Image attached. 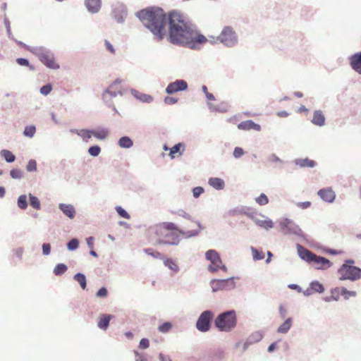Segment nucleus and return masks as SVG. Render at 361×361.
Returning a JSON list of instances; mask_svg holds the SVG:
<instances>
[{
    "label": "nucleus",
    "instance_id": "1",
    "mask_svg": "<svg viewBox=\"0 0 361 361\" xmlns=\"http://www.w3.org/2000/svg\"><path fill=\"white\" fill-rule=\"evenodd\" d=\"M135 16L158 41L166 36L171 44L192 50L201 49L208 41L196 25L176 10L166 13L160 7L150 6L136 12Z\"/></svg>",
    "mask_w": 361,
    "mask_h": 361
},
{
    "label": "nucleus",
    "instance_id": "2",
    "mask_svg": "<svg viewBox=\"0 0 361 361\" xmlns=\"http://www.w3.org/2000/svg\"><path fill=\"white\" fill-rule=\"evenodd\" d=\"M237 314L234 310L219 313L214 319V326L221 332H231L237 326Z\"/></svg>",
    "mask_w": 361,
    "mask_h": 361
},
{
    "label": "nucleus",
    "instance_id": "3",
    "mask_svg": "<svg viewBox=\"0 0 361 361\" xmlns=\"http://www.w3.org/2000/svg\"><path fill=\"white\" fill-rule=\"evenodd\" d=\"M353 259H347L338 268V274L341 275L339 280L356 281L361 279V268L354 266Z\"/></svg>",
    "mask_w": 361,
    "mask_h": 361
},
{
    "label": "nucleus",
    "instance_id": "4",
    "mask_svg": "<svg viewBox=\"0 0 361 361\" xmlns=\"http://www.w3.org/2000/svg\"><path fill=\"white\" fill-rule=\"evenodd\" d=\"M30 52L37 56L47 68L52 70L60 68L59 64L55 62L54 54L51 50L43 47H36L32 48Z\"/></svg>",
    "mask_w": 361,
    "mask_h": 361
},
{
    "label": "nucleus",
    "instance_id": "5",
    "mask_svg": "<svg viewBox=\"0 0 361 361\" xmlns=\"http://www.w3.org/2000/svg\"><path fill=\"white\" fill-rule=\"evenodd\" d=\"M280 232L284 235H294L303 240H306L307 235L302 231L300 227L292 219L283 218L279 221Z\"/></svg>",
    "mask_w": 361,
    "mask_h": 361
},
{
    "label": "nucleus",
    "instance_id": "6",
    "mask_svg": "<svg viewBox=\"0 0 361 361\" xmlns=\"http://www.w3.org/2000/svg\"><path fill=\"white\" fill-rule=\"evenodd\" d=\"M216 40L228 48L233 47L238 43V35L230 25L224 27L219 35L216 37Z\"/></svg>",
    "mask_w": 361,
    "mask_h": 361
},
{
    "label": "nucleus",
    "instance_id": "7",
    "mask_svg": "<svg viewBox=\"0 0 361 361\" xmlns=\"http://www.w3.org/2000/svg\"><path fill=\"white\" fill-rule=\"evenodd\" d=\"M214 318V313L210 310L203 311L198 317L195 327L196 329L202 333L208 332L212 325V322Z\"/></svg>",
    "mask_w": 361,
    "mask_h": 361
},
{
    "label": "nucleus",
    "instance_id": "8",
    "mask_svg": "<svg viewBox=\"0 0 361 361\" xmlns=\"http://www.w3.org/2000/svg\"><path fill=\"white\" fill-rule=\"evenodd\" d=\"M238 279V276H232L224 279H214L210 281L209 285L213 293L219 290H230L236 287L234 280Z\"/></svg>",
    "mask_w": 361,
    "mask_h": 361
},
{
    "label": "nucleus",
    "instance_id": "9",
    "mask_svg": "<svg viewBox=\"0 0 361 361\" xmlns=\"http://www.w3.org/2000/svg\"><path fill=\"white\" fill-rule=\"evenodd\" d=\"M112 16L118 23H123L128 15L126 6L120 2H117L112 6Z\"/></svg>",
    "mask_w": 361,
    "mask_h": 361
},
{
    "label": "nucleus",
    "instance_id": "10",
    "mask_svg": "<svg viewBox=\"0 0 361 361\" xmlns=\"http://www.w3.org/2000/svg\"><path fill=\"white\" fill-rule=\"evenodd\" d=\"M188 88V85L185 80L177 79L169 83L165 89V92L168 94H173L178 92L185 91Z\"/></svg>",
    "mask_w": 361,
    "mask_h": 361
},
{
    "label": "nucleus",
    "instance_id": "11",
    "mask_svg": "<svg viewBox=\"0 0 361 361\" xmlns=\"http://www.w3.org/2000/svg\"><path fill=\"white\" fill-rule=\"evenodd\" d=\"M180 239L178 235L173 233H168L164 238H158L157 243L161 245H178L180 243Z\"/></svg>",
    "mask_w": 361,
    "mask_h": 361
},
{
    "label": "nucleus",
    "instance_id": "12",
    "mask_svg": "<svg viewBox=\"0 0 361 361\" xmlns=\"http://www.w3.org/2000/svg\"><path fill=\"white\" fill-rule=\"evenodd\" d=\"M312 263L317 265L315 267V269L318 270H325L330 268L333 265V263L326 257L317 255L316 254L314 255Z\"/></svg>",
    "mask_w": 361,
    "mask_h": 361
},
{
    "label": "nucleus",
    "instance_id": "13",
    "mask_svg": "<svg viewBox=\"0 0 361 361\" xmlns=\"http://www.w3.org/2000/svg\"><path fill=\"white\" fill-rule=\"evenodd\" d=\"M257 212H252L251 215H250V219H252L257 226L266 230H269L274 227V222L271 219L267 218L265 220H260L257 217Z\"/></svg>",
    "mask_w": 361,
    "mask_h": 361
},
{
    "label": "nucleus",
    "instance_id": "14",
    "mask_svg": "<svg viewBox=\"0 0 361 361\" xmlns=\"http://www.w3.org/2000/svg\"><path fill=\"white\" fill-rule=\"evenodd\" d=\"M320 198L328 203H332L335 200L336 194L331 188H324L317 192Z\"/></svg>",
    "mask_w": 361,
    "mask_h": 361
},
{
    "label": "nucleus",
    "instance_id": "15",
    "mask_svg": "<svg viewBox=\"0 0 361 361\" xmlns=\"http://www.w3.org/2000/svg\"><path fill=\"white\" fill-rule=\"evenodd\" d=\"M102 0H84V5L91 14L99 13L102 8Z\"/></svg>",
    "mask_w": 361,
    "mask_h": 361
},
{
    "label": "nucleus",
    "instance_id": "16",
    "mask_svg": "<svg viewBox=\"0 0 361 361\" xmlns=\"http://www.w3.org/2000/svg\"><path fill=\"white\" fill-rule=\"evenodd\" d=\"M296 248L298 251V254L299 257L304 261L312 263V259L314 257V253L309 250L308 249L305 248V247L302 246L300 244L296 245Z\"/></svg>",
    "mask_w": 361,
    "mask_h": 361
},
{
    "label": "nucleus",
    "instance_id": "17",
    "mask_svg": "<svg viewBox=\"0 0 361 361\" xmlns=\"http://www.w3.org/2000/svg\"><path fill=\"white\" fill-rule=\"evenodd\" d=\"M349 61L351 68L361 75V51L351 55Z\"/></svg>",
    "mask_w": 361,
    "mask_h": 361
},
{
    "label": "nucleus",
    "instance_id": "18",
    "mask_svg": "<svg viewBox=\"0 0 361 361\" xmlns=\"http://www.w3.org/2000/svg\"><path fill=\"white\" fill-rule=\"evenodd\" d=\"M59 209L63 212L64 215L71 219L75 218L76 212L74 206L71 204L59 203Z\"/></svg>",
    "mask_w": 361,
    "mask_h": 361
},
{
    "label": "nucleus",
    "instance_id": "19",
    "mask_svg": "<svg viewBox=\"0 0 361 361\" xmlns=\"http://www.w3.org/2000/svg\"><path fill=\"white\" fill-rule=\"evenodd\" d=\"M238 128L243 130H255L256 131H260L261 126L255 123L252 120H247L238 123Z\"/></svg>",
    "mask_w": 361,
    "mask_h": 361
},
{
    "label": "nucleus",
    "instance_id": "20",
    "mask_svg": "<svg viewBox=\"0 0 361 361\" xmlns=\"http://www.w3.org/2000/svg\"><path fill=\"white\" fill-rule=\"evenodd\" d=\"M130 92L135 98L143 103L150 104L154 101V97L150 94L140 92L135 89H131Z\"/></svg>",
    "mask_w": 361,
    "mask_h": 361
},
{
    "label": "nucleus",
    "instance_id": "21",
    "mask_svg": "<svg viewBox=\"0 0 361 361\" xmlns=\"http://www.w3.org/2000/svg\"><path fill=\"white\" fill-rule=\"evenodd\" d=\"M207 105L210 111H215L219 113L227 112L230 107V105L227 102H221L220 104L217 105H214L213 104L208 102Z\"/></svg>",
    "mask_w": 361,
    "mask_h": 361
},
{
    "label": "nucleus",
    "instance_id": "22",
    "mask_svg": "<svg viewBox=\"0 0 361 361\" xmlns=\"http://www.w3.org/2000/svg\"><path fill=\"white\" fill-rule=\"evenodd\" d=\"M252 212H250L248 209L245 207H237L233 209H231L228 212V215L230 216H237L239 215H245L250 218Z\"/></svg>",
    "mask_w": 361,
    "mask_h": 361
},
{
    "label": "nucleus",
    "instance_id": "23",
    "mask_svg": "<svg viewBox=\"0 0 361 361\" xmlns=\"http://www.w3.org/2000/svg\"><path fill=\"white\" fill-rule=\"evenodd\" d=\"M205 259L211 262V264H214L216 262L221 264V258L219 253L215 250H208L205 252Z\"/></svg>",
    "mask_w": 361,
    "mask_h": 361
},
{
    "label": "nucleus",
    "instance_id": "24",
    "mask_svg": "<svg viewBox=\"0 0 361 361\" xmlns=\"http://www.w3.org/2000/svg\"><path fill=\"white\" fill-rule=\"evenodd\" d=\"M113 317L114 316L111 314H101L97 322V326L102 330H106L109 326L110 321Z\"/></svg>",
    "mask_w": 361,
    "mask_h": 361
},
{
    "label": "nucleus",
    "instance_id": "25",
    "mask_svg": "<svg viewBox=\"0 0 361 361\" xmlns=\"http://www.w3.org/2000/svg\"><path fill=\"white\" fill-rule=\"evenodd\" d=\"M325 116L321 110H315L313 114V118L311 122L318 126H323L325 125Z\"/></svg>",
    "mask_w": 361,
    "mask_h": 361
},
{
    "label": "nucleus",
    "instance_id": "26",
    "mask_svg": "<svg viewBox=\"0 0 361 361\" xmlns=\"http://www.w3.org/2000/svg\"><path fill=\"white\" fill-rule=\"evenodd\" d=\"M294 164L300 168H314L317 166V162L309 158L305 159H295Z\"/></svg>",
    "mask_w": 361,
    "mask_h": 361
},
{
    "label": "nucleus",
    "instance_id": "27",
    "mask_svg": "<svg viewBox=\"0 0 361 361\" xmlns=\"http://www.w3.org/2000/svg\"><path fill=\"white\" fill-rule=\"evenodd\" d=\"M208 184L217 190H221L225 188L224 180L218 177H211L208 180Z\"/></svg>",
    "mask_w": 361,
    "mask_h": 361
},
{
    "label": "nucleus",
    "instance_id": "28",
    "mask_svg": "<svg viewBox=\"0 0 361 361\" xmlns=\"http://www.w3.org/2000/svg\"><path fill=\"white\" fill-rule=\"evenodd\" d=\"M293 319L291 317H288L277 329L279 334H287L293 326Z\"/></svg>",
    "mask_w": 361,
    "mask_h": 361
},
{
    "label": "nucleus",
    "instance_id": "29",
    "mask_svg": "<svg viewBox=\"0 0 361 361\" xmlns=\"http://www.w3.org/2000/svg\"><path fill=\"white\" fill-rule=\"evenodd\" d=\"M185 145L183 142H178L169 149V155L171 156V159H173L175 154L182 155L185 151Z\"/></svg>",
    "mask_w": 361,
    "mask_h": 361
},
{
    "label": "nucleus",
    "instance_id": "30",
    "mask_svg": "<svg viewBox=\"0 0 361 361\" xmlns=\"http://www.w3.org/2000/svg\"><path fill=\"white\" fill-rule=\"evenodd\" d=\"M118 145L123 149H129L133 146V141L129 136L124 135L118 140Z\"/></svg>",
    "mask_w": 361,
    "mask_h": 361
},
{
    "label": "nucleus",
    "instance_id": "31",
    "mask_svg": "<svg viewBox=\"0 0 361 361\" xmlns=\"http://www.w3.org/2000/svg\"><path fill=\"white\" fill-rule=\"evenodd\" d=\"M264 337V334L262 331H256L252 332L247 338V340L252 345L259 342Z\"/></svg>",
    "mask_w": 361,
    "mask_h": 361
},
{
    "label": "nucleus",
    "instance_id": "32",
    "mask_svg": "<svg viewBox=\"0 0 361 361\" xmlns=\"http://www.w3.org/2000/svg\"><path fill=\"white\" fill-rule=\"evenodd\" d=\"M310 286L314 293H323L325 291L324 285L317 280L310 282Z\"/></svg>",
    "mask_w": 361,
    "mask_h": 361
},
{
    "label": "nucleus",
    "instance_id": "33",
    "mask_svg": "<svg viewBox=\"0 0 361 361\" xmlns=\"http://www.w3.org/2000/svg\"><path fill=\"white\" fill-rule=\"evenodd\" d=\"M73 279L77 281L82 290L87 288V279L84 274L78 272L73 276Z\"/></svg>",
    "mask_w": 361,
    "mask_h": 361
},
{
    "label": "nucleus",
    "instance_id": "34",
    "mask_svg": "<svg viewBox=\"0 0 361 361\" xmlns=\"http://www.w3.org/2000/svg\"><path fill=\"white\" fill-rule=\"evenodd\" d=\"M163 261L165 267H168L169 269L172 270L174 272H178L179 271L178 265L171 258H166L164 257Z\"/></svg>",
    "mask_w": 361,
    "mask_h": 361
},
{
    "label": "nucleus",
    "instance_id": "35",
    "mask_svg": "<svg viewBox=\"0 0 361 361\" xmlns=\"http://www.w3.org/2000/svg\"><path fill=\"white\" fill-rule=\"evenodd\" d=\"M17 206L22 210H25L28 207L27 196L25 194L20 195L17 199Z\"/></svg>",
    "mask_w": 361,
    "mask_h": 361
},
{
    "label": "nucleus",
    "instance_id": "36",
    "mask_svg": "<svg viewBox=\"0 0 361 361\" xmlns=\"http://www.w3.org/2000/svg\"><path fill=\"white\" fill-rule=\"evenodd\" d=\"M331 295L323 298L325 302L338 301L339 300V288L336 287L331 290Z\"/></svg>",
    "mask_w": 361,
    "mask_h": 361
},
{
    "label": "nucleus",
    "instance_id": "37",
    "mask_svg": "<svg viewBox=\"0 0 361 361\" xmlns=\"http://www.w3.org/2000/svg\"><path fill=\"white\" fill-rule=\"evenodd\" d=\"M0 155L4 158L7 163H13L16 160V156L8 149L1 150Z\"/></svg>",
    "mask_w": 361,
    "mask_h": 361
},
{
    "label": "nucleus",
    "instance_id": "38",
    "mask_svg": "<svg viewBox=\"0 0 361 361\" xmlns=\"http://www.w3.org/2000/svg\"><path fill=\"white\" fill-rule=\"evenodd\" d=\"M67 270L68 267L66 264L63 263H59L55 266L53 272L54 275L59 276H62Z\"/></svg>",
    "mask_w": 361,
    "mask_h": 361
},
{
    "label": "nucleus",
    "instance_id": "39",
    "mask_svg": "<svg viewBox=\"0 0 361 361\" xmlns=\"http://www.w3.org/2000/svg\"><path fill=\"white\" fill-rule=\"evenodd\" d=\"M28 196H29V203H30V206L37 210L40 209H41V203H40V201L38 199V197L33 195L31 193H29Z\"/></svg>",
    "mask_w": 361,
    "mask_h": 361
},
{
    "label": "nucleus",
    "instance_id": "40",
    "mask_svg": "<svg viewBox=\"0 0 361 361\" xmlns=\"http://www.w3.org/2000/svg\"><path fill=\"white\" fill-rule=\"evenodd\" d=\"M109 134V130L106 128H102L99 130H93L92 135L97 139L104 140L106 139Z\"/></svg>",
    "mask_w": 361,
    "mask_h": 361
},
{
    "label": "nucleus",
    "instance_id": "41",
    "mask_svg": "<svg viewBox=\"0 0 361 361\" xmlns=\"http://www.w3.org/2000/svg\"><path fill=\"white\" fill-rule=\"evenodd\" d=\"M339 293L344 298L345 300H348L350 297H355L357 293L354 290H348L345 287L339 288Z\"/></svg>",
    "mask_w": 361,
    "mask_h": 361
},
{
    "label": "nucleus",
    "instance_id": "42",
    "mask_svg": "<svg viewBox=\"0 0 361 361\" xmlns=\"http://www.w3.org/2000/svg\"><path fill=\"white\" fill-rule=\"evenodd\" d=\"M92 133L93 130L90 129L75 130V134L81 137L84 140L91 138Z\"/></svg>",
    "mask_w": 361,
    "mask_h": 361
},
{
    "label": "nucleus",
    "instance_id": "43",
    "mask_svg": "<svg viewBox=\"0 0 361 361\" xmlns=\"http://www.w3.org/2000/svg\"><path fill=\"white\" fill-rule=\"evenodd\" d=\"M178 233L183 235L186 238H190L197 236L200 233V231H198V230L185 231V230L180 228V230H178Z\"/></svg>",
    "mask_w": 361,
    "mask_h": 361
},
{
    "label": "nucleus",
    "instance_id": "44",
    "mask_svg": "<svg viewBox=\"0 0 361 361\" xmlns=\"http://www.w3.org/2000/svg\"><path fill=\"white\" fill-rule=\"evenodd\" d=\"M80 245V241L78 238H73L71 239L66 244L67 249L69 251H75L76 250Z\"/></svg>",
    "mask_w": 361,
    "mask_h": 361
},
{
    "label": "nucleus",
    "instance_id": "45",
    "mask_svg": "<svg viewBox=\"0 0 361 361\" xmlns=\"http://www.w3.org/2000/svg\"><path fill=\"white\" fill-rule=\"evenodd\" d=\"M36 133V127L34 125H30L25 127L23 135L25 137L32 138Z\"/></svg>",
    "mask_w": 361,
    "mask_h": 361
},
{
    "label": "nucleus",
    "instance_id": "46",
    "mask_svg": "<svg viewBox=\"0 0 361 361\" xmlns=\"http://www.w3.org/2000/svg\"><path fill=\"white\" fill-rule=\"evenodd\" d=\"M16 63L20 66L28 67L30 71H35V68L33 65L30 64L29 60L25 58H17Z\"/></svg>",
    "mask_w": 361,
    "mask_h": 361
},
{
    "label": "nucleus",
    "instance_id": "47",
    "mask_svg": "<svg viewBox=\"0 0 361 361\" xmlns=\"http://www.w3.org/2000/svg\"><path fill=\"white\" fill-rule=\"evenodd\" d=\"M144 252L146 254H147L148 255H150L155 259H160L163 260V259H164V257H165L162 253H161L158 251H154L151 248H145Z\"/></svg>",
    "mask_w": 361,
    "mask_h": 361
},
{
    "label": "nucleus",
    "instance_id": "48",
    "mask_svg": "<svg viewBox=\"0 0 361 361\" xmlns=\"http://www.w3.org/2000/svg\"><path fill=\"white\" fill-rule=\"evenodd\" d=\"M250 250L252 253V258L254 261L262 260L264 258V254L262 251H259L252 246L250 247Z\"/></svg>",
    "mask_w": 361,
    "mask_h": 361
},
{
    "label": "nucleus",
    "instance_id": "49",
    "mask_svg": "<svg viewBox=\"0 0 361 361\" xmlns=\"http://www.w3.org/2000/svg\"><path fill=\"white\" fill-rule=\"evenodd\" d=\"M111 88H109V87L106 89L102 94V97H103V99L104 101L106 102V103H108L109 102L107 101L106 99V94H109L111 97H116L117 95L120 94V95H122L123 93L121 92V91H111L110 90Z\"/></svg>",
    "mask_w": 361,
    "mask_h": 361
},
{
    "label": "nucleus",
    "instance_id": "50",
    "mask_svg": "<svg viewBox=\"0 0 361 361\" xmlns=\"http://www.w3.org/2000/svg\"><path fill=\"white\" fill-rule=\"evenodd\" d=\"M173 327L171 322H165L160 324L158 327V330L161 333H168Z\"/></svg>",
    "mask_w": 361,
    "mask_h": 361
},
{
    "label": "nucleus",
    "instance_id": "51",
    "mask_svg": "<svg viewBox=\"0 0 361 361\" xmlns=\"http://www.w3.org/2000/svg\"><path fill=\"white\" fill-rule=\"evenodd\" d=\"M100 152L101 147L97 145H92L88 148V153L92 157H97L100 154Z\"/></svg>",
    "mask_w": 361,
    "mask_h": 361
},
{
    "label": "nucleus",
    "instance_id": "52",
    "mask_svg": "<svg viewBox=\"0 0 361 361\" xmlns=\"http://www.w3.org/2000/svg\"><path fill=\"white\" fill-rule=\"evenodd\" d=\"M255 201L259 205L264 206L269 203V198L264 193H261L259 196L255 199Z\"/></svg>",
    "mask_w": 361,
    "mask_h": 361
},
{
    "label": "nucleus",
    "instance_id": "53",
    "mask_svg": "<svg viewBox=\"0 0 361 361\" xmlns=\"http://www.w3.org/2000/svg\"><path fill=\"white\" fill-rule=\"evenodd\" d=\"M115 210L116 211L117 214L122 218L129 219L130 218V214L128 213V212L123 209L121 206H116L115 207Z\"/></svg>",
    "mask_w": 361,
    "mask_h": 361
},
{
    "label": "nucleus",
    "instance_id": "54",
    "mask_svg": "<svg viewBox=\"0 0 361 361\" xmlns=\"http://www.w3.org/2000/svg\"><path fill=\"white\" fill-rule=\"evenodd\" d=\"M53 90V86L51 83H47L42 86L39 89V92L44 96L48 95Z\"/></svg>",
    "mask_w": 361,
    "mask_h": 361
},
{
    "label": "nucleus",
    "instance_id": "55",
    "mask_svg": "<svg viewBox=\"0 0 361 361\" xmlns=\"http://www.w3.org/2000/svg\"><path fill=\"white\" fill-rule=\"evenodd\" d=\"M10 176L13 179H21L23 171L19 169H13L10 171Z\"/></svg>",
    "mask_w": 361,
    "mask_h": 361
},
{
    "label": "nucleus",
    "instance_id": "56",
    "mask_svg": "<svg viewBox=\"0 0 361 361\" xmlns=\"http://www.w3.org/2000/svg\"><path fill=\"white\" fill-rule=\"evenodd\" d=\"M26 170L28 172H34L37 171V161L35 159H30L26 166Z\"/></svg>",
    "mask_w": 361,
    "mask_h": 361
},
{
    "label": "nucleus",
    "instance_id": "57",
    "mask_svg": "<svg viewBox=\"0 0 361 361\" xmlns=\"http://www.w3.org/2000/svg\"><path fill=\"white\" fill-rule=\"evenodd\" d=\"M164 228L169 231H176L178 233V230H180L177 225L173 222H165Z\"/></svg>",
    "mask_w": 361,
    "mask_h": 361
},
{
    "label": "nucleus",
    "instance_id": "58",
    "mask_svg": "<svg viewBox=\"0 0 361 361\" xmlns=\"http://www.w3.org/2000/svg\"><path fill=\"white\" fill-rule=\"evenodd\" d=\"M174 213L176 214L177 215H178L179 216H182L188 220H190L191 221H195V220L192 219V217L189 214H188L186 212H185L183 209H178Z\"/></svg>",
    "mask_w": 361,
    "mask_h": 361
},
{
    "label": "nucleus",
    "instance_id": "59",
    "mask_svg": "<svg viewBox=\"0 0 361 361\" xmlns=\"http://www.w3.org/2000/svg\"><path fill=\"white\" fill-rule=\"evenodd\" d=\"M51 247L50 243H44L42 245V251L43 255H44V256L49 255L51 253Z\"/></svg>",
    "mask_w": 361,
    "mask_h": 361
},
{
    "label": "nucleus",
    "instance_id": "60",
    "mask_svg": "<svg viewBox=\"0 0 361 361\" xmlns=\"http://www.w3.org/2000/svg\"><path fill=\"white\" fill-rule=\"evenodd\" d=\"M108 295L107 288L104 286L101 287L96 293V297L99 298H106Z\"/></svg>",
    "mask_w": 361,
    "mask_h": 361
},
{
    "label": "nucleus",
    "instance_id": "61",
    "mask_svg": "<svg viewBox=\"0 0 361 361\" xmlns=\"http://www.w3.org/2000/svg\"><path fill=\"white\" fill-rule=\"evenodd\" d=\"M204 192V189L201 186L195 187L192 189V195L195 198L199 197Z\"/></svg>",
    "mask_w": 361,
    "mask_h": 361
},
{
    "label": "nucleus",
    "instance_id": "62",
    "mask_svg": "<svg viewBox=\"0 0 361 361\" xmlns=\"http://www.w3.org/2000/svg\"><path fill=\"white\" fill-rule=\"evenodd\" d=\"M244 154H245V151L242 147H235L234 148L233 154L235 159L240 158Z\"/></svg>",
    "mask_w": 361,
    "mask_h": 361
},
{
    "label": "nucleus",
    "instance_id": "63",
    "mask_svg": "<svg viewBox=\"0 0 361 361\" xmlns=\"http://www.w3.org/2000/svg\"><path fill=\"white\" fill-rule=\"evenodd\" d=\"M323 250L325 253L331 255H340L343 252L342 250H338L329 248L327 247H324Z\"/></svg>",
    "mask_w": 361,
    "mask_h": 361
},
{
    "label": "nucleus",
    "instance_id": "64",
    "mask_svg": "<svg viewBox=\"0 0 361 361\" xmlns=\"http://www.w3.org/2000/svg\"><path fill=\"white\" fill-rule=\"evenodd\" d=\"M149 346V341L148 338H143L140 340L139 343V348L140 349H147Z\"/></svg>",
    "mask_w": 361,
    "mask_h": 361
}]
</instances>
